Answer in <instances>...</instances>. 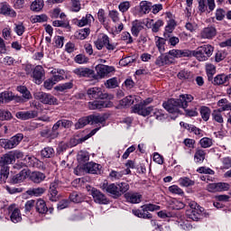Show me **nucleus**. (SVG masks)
Wrapping results in <instances>:
<instances>
[{"mask_svg":"<svg viewBox=\"0 0 231 231\" xmlns=\"http://www.w3.org/2000/svg\"><path fill=\"white\" fill-rule=\"evenodd\" d=\"M101 189L102 190H106V192H107L111 198L117 199V198H120L123 194H125V192L129 190V183L121 182L107 184L104 182Z\"/></svg>","mask_w":231,"mask_h":231,"instance_id":"1","label":"nucleus"},{"mask_svg":"<svg viewBox=\"0 0 231 231\" xmlns=\"http://www.w3.org/2000/svg\"><path fill=\"white\" fill-rule=\"evenodd\" d=\"M160 210V206L154 204H144L141 206V209H133L132 213L136 217H142L143 219H152V214L149 212H154Z\"/></svg>","mask_w":231,"mask_h":231,"instance_id":"2","label":"nucleus"},{"mask_svg":"<svg viewBox=\"0 0 231 231\" xmlns=\"http://www.w3.org/2000/svg\"><path fill=\"white\" fill-rule=\"evenodd\" d=\"M214 53V48L212 45H203L199 47L196 51H193V57H196L200 62H205L208 60V57H212Z\"/></svg>","mask_w":231,"mask_h":231,"instance_id":"3","label":"nucleus"},{"mask_svg":"<svg viewBox=\"0 0 231 231\" xmlns=\"http://www.w3.org/2000/svg\"><path fill=\"white\" fill-rule=\"evenodd\" d=\"M94 44L97 50H102L106 46L108 51H113L116 48V45L109 42V36L106 34H100Z\"/></svg>","mask_w":231,"mask_h":231,"instance_id":"4","label":"nucleus"},{"mask_svg":"<svg viewBox=\"0 0 231 231\" xmlns=\"http://www.w3.org/2000/svg\"><path fill=\"white\" fill-rule=\"evenodd\" d=\"M34 84H37L40 86V84H42L44 81V79L46 77V71H44V68L41 65H37L33 69L32 73L31 75Z\"/></svg>","mask_w":231,"mask_h":231,"instance_id":"5","label":"nucleus"},{"mask_svg":"<svg viewBox=\"0 0 231 231\" xmlns=\"http://www.w3.org/2000/svg\"><path fill=\"white\" fill-rule=\"evenodd\" d=\"M34 98L40 100L42 104H48L49 106L57 105V98L51 94L44 92H37L34 94Z\"/></svg>","mask_w":231,"mask_h":231,"instance_id":"6","label":"nucleus"},{"mask_svg":"<svg viewBox=\"0 0 231 231\" xmlns=\"http://www.w3.org/2000/svg\"><path fill=\"white\" fill-rule=\"evenodd\" d=\"M164 109L168 113H180V107H181V101L180 99H169L162 104Z\"/></svg>","mask_w":231,"mask_h":231,"instance_id":"7","label":"nucleus"},{"mask_svg":"<svg viewBox=\"0 0 231 231\" xmlns=\"http://www.w3.org/2000/svg\"><path fill=\"white\" fill-rule=\"evenodd\" d=\"M90 194L95 201V203H98L99 205H107L109 203V199L102 191L92 188L90 190Z\"/></svg>","mask_w":231,"mask_h":231,"instance_id":"8","label":"nucleus"},{"mask_svg":"<svg viewBox=\"0 0 231 231\" xmlns=\"http://www.w3.org/2000/svg\"><path fill=\"white\" fill-rule=\"evenodd\" d=\"M73 73L79 78L85 77L88 79H98V77L95 76V70L89 68H77L73 70Z\"/></svg>","mask_w":231,"mask_h":231,"instance_id":"9","label":"nucleus"},{"mask_svg":"<svg viewBox=\"0 0 231 231\" xmlns=\"http://www.w3.org/2000/svg\"><path fill=\"white\" fill-rule=\"evenodd\" d=\"M124 196L127 203H131L132 205L142 203V199L143 198V196L140 192H134V191H128L125 193Z\"/></svg>","mask_w":231,"mask_h":231,"instance_id":"10","label":"nucleus"},{"mask_svg":"<svg viewBox=\"0 0 231 231\" xmlns=\"http://www.w3.org/2000/svg\"><path fill=\"white\" fill-rule=\"evenodd\" d=\"M83 171L88 174H100L102 165L93 162H87L83 165Z\"/></svg>","mask_w":231,"mask_h":231,"instance_id":"11","label":"nucleus"},{"mask_svg":"<svg viewBox=\"0 0 231 231\" xmlns=\"http://www.w3.org/2000/svg\"><path fill=\"white\" fill-rule=\"evenodd\" d=\"M152 111H154L152 106H147L143 104H137L134 106V112L137 113V115H141V116H149Z\"/></svg>","mask_w":231,"mask_h":231,"instance_id":"12","label":"nucleus"},{"mask_svg":"<svg viewBox=\"0 0 231 231\" xmlns=\"http://www.w3.org/2000/svg\"><path fill=\"white\" fill-rule=\"evenodd\" d=\"M217 35V30L216 29L215 26L210 25L208 27H205L202 29L200 32V39H208V40H212L214 37Z\"/></svg>","mask_w":231,"mask_h":231,"instance_id":"13","label":"nucleus"},{"mask_svg":"<svg viewBox=\"0 0 231 231\" xmlns=\"http://www.w3.org/2000/svg\"><path fill=\"white\" fill-rule=\"evenodd\" d=\"M88 95L89 98H95L96 100L100 98L104 100V98H107V94H103L102 88H92L88 90Z\"/></svg>","mask_w":231,"mask_h":231,"instance_id":"14","label":"nucleus"},{"mask_svg":"<svg viewBox=\"0 0 231 231\" xmlns=\"http://www.w3.org/2000/svg\"><path fill=\"white\" fill-rule=\"evenodd\" d=\"M23 162L26 163L27 167H34L36 169H41V167H42V162L32 155L25 156Z\"/></svg>","mask_w":231,"mask_h":231,"instance_id":"15","label":"nucleus"},{"mask_svg":"<svg viewBox=\"0 0 231 231\" xmlns=\"http://www.w3.org/2000/svg\"><path fill=\"white\" fill-rule=\"evenodd\" d=\"M100 127L101 126H98V127L93 129L88 134L85 135L82 138H79V139L71 138L70 139V145L72 147H75V145H79V143H82L83 142H86V140H88V138H91V136H94V134H97V132L100 131Z\"/></svg>","mask_w":231,"mask_h":231,"instance_id":"16","label":"nucleus"},{"mask_svg":"<svg viewBox=\"0 0 231 231\" xmlns=\"http://www.w3.org/2000/svg\"><path fill=\"white\" fill-rule=\"evenodd\" d=\"M37 116H39V112H37V110L16 113V118H19L20 120H30L31 118H37Z\"/></svg>","mask_w":231,"mask_h":231,"instance_id":"17","label":"nucleus"},{"mask_svg":"<svg viewBox=\"0 0 231 231\" xmlns=\"http://www.w3.org/2000/svg\"><path fill=\"white\" fill-rule=\"evenodd\" d=\"M14 163H15V161L14 160L12 152H8L0 157V167H8V165H12Z\"/></svg>","mask_w":231,"mask_h":231,"instance_id":"18","label":"nucleus"},{"mask_svg":"<svg viewBox=\"0 0 231 231\" xmlns=\"http://www.w3.org/2000/svg\"><path fill=\"white\" fill-rule=\"evenodd\" d=\"M23 138H24L23 134H17L10 139H7L8 149H15V146L23 142Z\"/></svg>","mask_w":231,"mask_h":231,"instance_id":"19","label":"nucleus"},{"mask_svg":"<svg viewBox=\"0 0 231 231\" xmlns=\"http://www.w3.org/2000/svg\"><path fill=\"white\" fill-rule=\"evenodd\" d=\"M0 14H2V15H7L8 17H17V13L15 12V10H14L12 6L7 4L2 5Z\"/></svg>","mask_w":231,"mask_h":231,"instance_id":"20","label":"nucleus"},{"mask_svg":"<svg viewBox=\"0 0 231 231\" xmlns=\"http://www.w3.org/2000/svg\"><path fill=\"white\" fill-rule=\"evenodd\" d=\"M88 120H89L90 125H95L98 124H101L102 125H104V124H106V116L90 115L88 116Z\"/></svg>","mask_w":231,"mask_h":231,"instance_id":"21","label":"nucleus"},{"mask_svg":"<svg viewBox=\"0 0 231 231\" xmlns=\"http://www.w3.org/2000/svg\"><path fill=\"white\" fill-rule=\"evenodd\" d=\"M202 212L203 210H201L200 208L188 209L186 214L189 219H192V221H199L201 219Z\"/></svg>","mask_w":231,"mask_h":231,"instance_id":"22","label":"nucleus"},{"mask_svg":"<svg viewBox=\"0 0 231 231\" xmlns=\"http://www.w3.org/2000/svg\"><path fill=\"white\" fill-rule=\"evenodd\" d=\"M26 178H28V171L26 170H22L19 173L13 176L12 183H14V184L23 183V181H24Z\"/></svg>","mask_w":231,"mask_h":231,"instance_id":"23","label":"nucleus"},{"mask_svg":"<svg viewBox=\"0 0 231 231\" xmlns=\"http://www.w3.org/2000/svg\"><path fill=\"white\" fill-rule=\"evenodd\" d=\"M30 179L33 183H42V181L46 180V175L41 171H32L31 173Z\"/></svg>","mask_w":231,"mask_h":231,"instance_id":"24","label":"nucleus"},{"mask_svg":"<svg viewBox=\"0 0 231 231\" xmlns=\"http://www.w3.org/2000/svg\"><path fill=\"white\" fill-rule=\"evenodd\" d=\"M36 212L38 214H47L48 213V206H46V201L42 199H38L35 206Z\"/></svg>","mask_w":231,"mask_h":231,"instance_id":"25","label":"nucleus"},{"mask_svg":"<svg viewBox=\"0 0 231 231\" xmlns=\"http://www.w3.org/2000/svg\"><path fill=\"white\" fill-rule=\"evenodd\" d=\"M194 100V97L189 94L186 95H180L179 101L180 102V106L182 109H187L189 107V102H191Z\"/></svg>","mask_w":231,"mask_h":231,"instance_id":"26","label":"nucleus"},{"mask_svg":"<svg viewBox=\"0 0 231 231\" xmlns=\"http://www.w3.org/2000/svg\"><path fill=\"white\" fill-rule=\"evenodd\" d=\"M14 93L10 91H5L0 93V104H8V102H12L14 100Z\"/></svg>","mask_w":231,"mask_h":231,"instance_id":"27","label":"nucleus"},{"mask_svg":"<svg viewBox=\"0 0 231 231\" xmlns=\"http://www.w3.org/2000/svg\"><path fill=\"white\" fill-rule=\"evenodd\" d=\"M174 28H176V21L170 20L165 27V32L163 33L164 39H169V37H171V33L174 32Z\"/></svg>","mask_w":231,"mask_h":231,"instance_id":"28","label":"nucleus"},{"mask_svg":"<svg viewBox=\"0 0 231 231\" xmlns=\"http://www.w3.org/2000/svg\"><path fill=\"white\" fill-rule=\"evenodd\" d=\"M89 109L95 110V109H104V107H109V105L106 103L105 101L99 100V101H93L88 103Z\"/></svg>","mask_w":231,"mask_h":231,"instance_id":"29","label":"nucleus"},{"mask_svg":"<svg viewBox=\"0 0 231 231\" xmlns=\"http://www.w3.org/2000/svg\"><path fill=\"white\" fill-rule=\"evenodd\" d=\"M228 80H229L228 76L225 74H220L214 78L212 84H214L215 86H221L223 84H226Z\"/></svg>","mask_w":231,"mask_h":231,"instance_id":"30","label":"nucleus"},{"mask_svg":"<svg viewBox=\"0 0 231 231\" xmlns=\"http://www.w3.org/2000/svg\"><path fill=\"white\" fill-rule=\"evenodd\" d=\"M141 14H149L152 8V3L149 1H142L139 5Z\"/></svg>","mask_w":231,"mask_h":231,"instance_id":"31","label":"nucleus"},{"mask_svg":"<svg viewBox=\"0 0 231 231\" xmlns=\"http://www.w3.org/2000/svg\"><path fill=\"white\" fill-rule=\"evenodd\" d=\"M91 19H93V15L87 14L81 20H74V24H76L77 26H79V28H82V26H86L87 24H89V23H91Z\"/></svg>","mask_w":231,"mask_h":231,"instance_id":"32","label":"nucleus"},{"mask_svg":"<svg viewBox=\"0 0 231 231\" xmlns=\"http://www.w3.org/2000/svg\"><path fill=\"white\" fill-rule=\"evenodd\" d=\"M46 192V188L38 187V188H32L27 190L28 196H36L39 198V196H42Z\"/></svg>","mask_w":231,"mask_h":231,"instance_id":"33","label":"nucleus"},{"mask_svg":"<svg viewBox=\"0 0 231 231\" xmlns=\"http://www.w3.org/2000/svg\"><path fill=\"white\" fill-rule=\"evenodd\" d=\"M199 113L202 120H204V122H208L212 111L208 106H202L199 109Z\"/></svg>","mask_w":231,"mask_h":231,"instance_id":"34","label":"nucleus"},{"mask_svg":"<svg viewBox=\"0 0 231 231\" xmlns=\"http://www.w3.org/2000/svg\"><path fill=\"white\" fill-rule=\"evenodd\" d=\"M132 24L133 26H132L131 32L133 35H134L135 37H138V34L140 33V32L143 30V25H142V23L138 22V20L134 21Z\"/></svg>","mask_w":231,"mask_h":231,"instance_id":"35","label":"nucleus"},{"mask_svg":"<svg viewBox=\"0 0 231 231\" xmlns=\"http://www.w3.org/2000/svg\"><path fill=\"white\" fill-rule=\"evenodd\" d=\"M44 8V0H34L31 4L32 12H41Z\"/></svg>","mask_w":231,"mask_h":231,"instance_id":"36","label":"nucleus"},{"mask_svg":"<svg viewBox=\"0 0 231 231\" xmlns=\"http://www.w3.org/2000/svg\"><path fill=\"white\" fill-rule=\"evenodd\" d=\"M0 180L4 183H6V180H8V176H10V167L9 166H0Z\"/></svg>","mask_w":231,"mask_h":231,"instance_id":"37","label":"nucleus"},{"mask_svg":"<svg viewBox=\"0 0 231 231\" xmlns=\"http://www.w3.org/2000/svg\"><path fill=\"white\" fill-rule=\"evenodd\" d=\"M10 219L13 223H19L23 220V217L21 216V210L19 208H14L10 216Z\"/></svg>","mask_w":231,"mask_h":231,"instance_id":"38","label":"nucleus"},{"mask_svg":"<svg viewBox=\"0 0 231 231\" xmlns=\"http://www.w3.org/2000/svg\"><path fill=\"white\" fill-rule=\"evenodd\" d=\"M206 71L208 75V80L212 81L214 79V75H216V66L213 64H208L206 66Z\"/></svg>","mask_w":231,"mask_h":231,"instance_id":"39","label":"nucleus"},{"mask_svg":"<svg viewBox=\"0 0 231 231\" xmlns=\"http://www.w3.org/2000/svg\"><path fill=\"white\" fill-rule=\"evenodd\" d=\"M96 71L97 75L95 74V77H97V79H95V80H98V79H104V77L107 75L106 72V65H97L96 67Z\"/></svg>","mask_w":231,"mask_h":231,"instance_id":"40","label":"nucleus"},{"mask_svg":"<svg viewBox=\"0 0 231 231\" xmlns=\"http://www.w3.org/2000/svg\"><path fill=\"white\" fill-rule=\"evenodd\" d=\"M41 155L42 158H53L55 155V150H53L52 147H45L43 150H42Z\"/></svg>","mask_w":231,"mask_h":231,"instance_id":"41","label":"nucleus"},{"mask_svg":"<svg viewBox=\"0 0 231 231\" xmlns=\"http://www.w3.org/2000/svg\"><path fill=\"white\" fill-rule=\"evenodd\" d=\"M88 125H89V116L79 118L75 127L76 129H82V127H86Z\"/></svg>","mask_w":231,"mask_h":231,"instance_id":"42","label":"nucleus"},{"mask_svg":"<svg viewBox=\"0 0 231 231\" xmlns=\"http://www.w3.org/2000/svg\"><path fill=\"white\" fill-rule=\"evenodd\" d=\"M205 151L202 149H198L194 155V160L197 163H201L205 160Z\"/></svg>","mask_w":231,"mask_h":231,"instance_id":"43","label":"nucleus"},{"mask_svg":"<svg viewBox=\"0 0 231 231\" xmlns=\"http://www.w3.org/2000/svg\"><path fill=\"white\" fill-rule=\"evenodd\" d=\"M69 199H70V201H72V203H82L84 199H82V194H80L77 191H73L69 195Z\"/></svg>","mask_w":231,"mask_h":231,"instance_id":"44","label":"nucleus"},{"mask_svg":"<svg viewBox=\"0 0 231 231\" xmlns=\"http://www.w3.org/2000/svg\"><path fill=\"white\" fill-rule=\"evenodd\" d=\"M106 88L108 89H115V88H118V79L117 78H112L105 83Z\"/></svg>","mask_w":231,"mask_h":231,"instance_id":"45","label":"nucleus"},{"mask_svg":"<svg viewBox=\"0 0 231 231\" xmlns=\"http://www.w3.org/2000/svg\"><path fill=\"white\" fill-rule=\"evenodd\" d=\"M222 112L223 111L219 108L212 112V117L215 122H217L218 124H223V115H221Z\"/></svg>","mask_w":231,"mask_h":231,"instance_id":"46","label":"nucleus"},{"mask_svg":"<svg viewBox=\"0 0 231 231\" xmlns=\"http://www.w3.org/2000/svg\"><path fill=\"white\" fill-rule=\"evenodd\" d=\"M169 38H159L158 41L156 42V46L160 51V53H163L165 51V42L168 41Z\"/></svg>","mask_w":231,"mask_h":231,"instance_id":"47","label":"nucleus"},{"mask_svg":"<svg viewBox=\"0 0 231 231\" xmlns=\"http://www.w3.org/2000/svg\"><path fill=\"white\" fill-rule=\"evenodd\" d=\"M179 183L182 187H192V185H194V180H190L188 177H183L179 179Z\"/></svg>","mask_w":231,"mask_h":231,"instance_id":"48","label":"nucleus"},{"mask_svg":"<svg viewBox=\"0 0 231 231\" xmlns=\"http://www.w3.org/2000/svg\"><path fill=\"white\" fill-rule=\"evenodd\" d=\"M74 60L77 64H88V62H89V59L84 54H78L74 58Z\"/></svg>","mask_w":231,"mask_h":231,"instance_id":"49","label":"nucleus"},{"mask_svg":"<svg viewBox=\"0 0 231 231\" xmlns=\"http://www.w3.org/2000/svg\"><path fill=\"white\" fill-rule=\"evenodd\" d=\"M134 104V99H133V96H127L120 101V106L123 107H127V106H133Z\"/></svg>","mask_w":231,"mask_h":231,"instance_id":"50","label":"nucleus"},{"mask_svg":"<svg viewBox=\"0 0 231 231\" xmlns=\"http://www.w3.org/2000/svg\"><path fill=\"white\" fill-rule=\"evenodd\" d=\"M73 88V82L69 81L55 87L56 91H66V89H71Z\"/></svg>","mask_w":231,"mask_h":231,"instance_id":"51","label":"nucleus"},{"mask_svg":"<svg viewBox=\"0 0 231 231\" xmlns=\"http://www.w3.org/2000/svg\"><path fill=\"white\" fill-rule=\"evenodd\" d=\"M169 62V56L167 55H161L155 60L156 66H165Z\"/></svg>","mask_w":231,"mask_h":231,"instance_id":"52","label":"nucleus"},{"mask_svg":"<svg viewBox=\"0 0 231 231\" xmlns=\"http://www.w3.org/2000/svg\"><path fill=\"white\" fill-rule=\"evenodd\" d=\"M200 146L203 149H208V147H212V139L208 138V137H203L200 141H199Z\"/></svg>","mask_w":231,"mask_h":231,"instance_id":"53","label":"nucleus"},{"mask_svg":"<svg viewBox=\"0 0 231 231\" xmlns=\"http://www.w3.org/2000/svg\"><path fill=\"white\" fill-rule=\"evenodd\" d=\"M90 33L89 28L81 29L77 37L78 39H80V41H84V39H88V35Z\"/></svg>","mask_w":231,"mask_h":231,"instance_id":"54","label":"nucleus"},{"mask_svg":"<svg viewBox=\"0 0 231 231\" xmlns=\"http://www.w3.org/2000/svg\"><path fill=\"white\" fill-rule=\"evenodd\" d=\"M60 127V125L59 124V121L53 125L51 130V140H54V138H58L59 137V128Z\"/></svg>","mask_w":231,"mask_h":231,"instance_id":"55","label":"nucleus"},{"mask_svg":"<svg viewBox=\"0 0 231 231\" xmlns=\"http://www.w3.org/2000/svg\"><path fill=\"white\" fill-rule=\"evenodd\" d=\"M48 198H49L50 201H58L59 200V191H57V189H49Z\"/></svg>","mask_w":231,"mask_h":231,"instance_id":"56","label":"nucleus"},{"mask_svg":"<svg viewBox=\"0 0 231 231\" xmlns=\"http://www.w3.org/2000/svg\"><path fill=\"white\" fill-rule=\"evenodd\" d=\"M192 78V74L187 70H181L178 73V79L180 80H189V79Z\"/></svg>","mask_w":231,"mask_h":231,"instance_id":"57","label":"nucleus"},{"mask_svg":"<svg viewBox=\"0 0 231 231\" xmlns=\"http://www.w3.org/2000/svg\"><path fill=\"white\" fill-rule=\"evenodd\" d=\"M0 120H12V113L8 110L0 109Z\"/></svg>","mask_w":231,"mask_h":231,"instance_id":"58","label":"nucleus"},{"mask_svg":"<svg viewBox=\"0 0 231 231\" xmlns=\"http://www.w3.org/2000/svg\"><path fill=\"white\" fill-rule=\"evenodd\" d=\"M129 8H131V3H129V1L122 2L118 5V9L122 12V14H125Z\"/></svg>","mask_w":231,"mask_h":231,"instance_id":"59","label":"nucleus"},{"mask_svg":"<svg viewBox=\"0 0 231 231\" xmlns=\"http://www.w3.org/2000/svg\"><path fill=\"white\" fill-rule=\"evenodd\" d=\"M32 23H46L48 16L46 14L36 15L32 18Z\"/></svg>","mask_w":231,"mask_h":231,"instance_id":"60","label":"nucleus"},{"mask_svg":"<svg viewBox=\"0 0 231 231\" xmlns=\"http://www.w3.org/2000/svg\"><path fill=\"white\" fill-rule=\"evenodd\" d=\"M70 8L72 12H80V8H81L80 0H71Z\"/></svg>","mask_w":231,"mask_h":231,"instance_id":"61","label":"nucleus"},{"mask_svg":"<svg viewBox=\"0 0 231 231\" xmlns=\"http://www.w3.org/2000/svg\"><path fill=\"white\" fill-rule=\"evenodd\" d=\"M78 162L79 163H86V162H89V154L86 152H81L78 155Z\"/></svg>","mask_w":231,"mask_h":231,"instance_id":"62","label":"nucleus"},{"mask_svg":"<svg viewBox=\"0 0 231 231\" xmlns=\"http://www.w3.org/2000/svg\"><path fill=\"white\" fill-rule=\"evenodd\" d=\"M169 190L171 192V194H178L179 196H181V194H183V189H181L177 185L169 187Z\"/></svg>","mask_w":231,"mask_h":231,"instance_id":"63","label":"nucleus"},{"mask_svg":"<svg viewBox=\"0 0 231 231\" xmlns=\"http://www.w3.org/2000/svg\"><path fill=\"white\" fill-rule=\"evenodd\" d=\"M226 15V12H225V10L223 9H217L216 12V19L217 21H223V19H225Z\"/></svg>","mask_w":231,"mask_h":231,"instance_id":"64","label":"nucleus"}]
</instances>
